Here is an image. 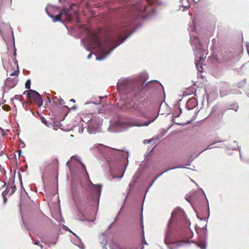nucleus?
Instances as JSON below:
<instances>
[{
	"instance_id": "20",
	"label": "nucleus",
	"mask_w": 249,
	"mask_h": 249,
	"mask_svg": "<svg viewBox=\"0 0 249 249\" xmlns=\"http://www.w3.org/2000/svg\"><path fill=\"white\" fill-rule=\"evenodd\" d=\"M231 109L234 110L235 111H237L238 109V106L237 104L233 105V108H231Z\"/></svg>"
},
{
	"instance_id": "10",
	"label": "nucleus",
	"mask_w": 249,
	"mask_h": 249,
	"mask_svg": "<svg viewBox=\"0 0 249 249\" xmlns=\"http://www.w3.org/2000/svg\"><path fill=\"white\" fill-rule=\"evenodd\" d=\"M18 81V79L17 77H15L14 78L8 77L6 79L5 84L8 88H13L17 85Z\"/></svg>"
},
{
	"instance_id": "50",
	"label": "nucleus",
	"mask_w": 249,
	"mask_h": 249,
	"mask_svg": "<svg viewBox=\"0 0 249 249\" xmlns=\"http://www.w3.org/2000/svg\"><path fill=\"white\" fill-rule=\"evenodd\" d=\"M190 164H191V163H189L187 164V165H190Z\"/></svg>"
},
{
	"instance_id": "13",
	"label": "nucleus",
	"mask_w": 249,
	"mask_h": 249,
	"mask_svg": "<svg viewBox=\"0 0 249 249\" xmlns=\"http://www.w3.org/2000/svg\"><path fill=\"white\" fill-rule=\"evenodd\" d=\"M186 168V167L184 166H178V167H172V168H169L165 171H164L163 172H162L161 173L159 174L157 177L156 178L153 180V181L152 182V183L150 184L149 188H148V189L152 186V185L153 184V183H154L155 181L157 179V178H158L159 177H160L162 174L165 173V172H167V171L170 170H172V169H176V168Z\"/></svg>"
},
{
	"instance_id": "31",
	"label": "nucleus",
	"mask_w": 249,
	"mask_h": 249,
	"mask_svg": "<svg viewBox=\"0 0 249 249\" xmlns=\"http://www.w3.org/2000/svg\"><path fill=\"white\" fill-rule=\"evenodd\" d=\"M143 12H146L147 11V7L146 6H143Z\"/></svg>"
},
{
	"instance_id": "37",
	"label": "nucleus",
	"mask_w": 249,
	"mask_h": 249,
	"mask_svg": "<svg viewBox=\"0 0 249 249\" xmlns=\"http://www.w3.org/2000/svg\"><path fill=\"white\" fill-rule=\"evenodd\" d=\"M123 210V208L122 207L120 210L119 213H120L121 212H122V210Z\"/></svg>"
},
{
	"instance_id": "46",
	"label": "nucleus",
	"mask_w": 249,
	"mask_h": 249,
	"mask_svg": "<svg viewBox=\"0 0 249 249\" xmlns=\"http://www.w3.org/2000/svg\"><path fill=\"white\" fill-rule=\"evenodd\" d=\"M81 249H84V247H80Z\"/></svg>"
},
{
	"instance_id": "52",
	"label": "nucleus",
	"mask_w": 249,
	"mask_h": 249,
	"mask_svg": "<svg viewBox=\"0 0 249 249\" xmlns=\"http://www.w3.org/2000/svg\"><path fill=\"white\" fill-rule=\"evenodd\" d=\"M102 98H103V97H100V99H102Z\"/></svg>"
},
{
	"instance_id": "14",
	"label": "nucleus",
	"mask_w": 249,
	"mask_h": 249,
	"mask_svg": "<svg viewBox=\"0 0 249 249\" xmlns=\"http://www.w3.org/2000/svg\"><path fill=\"white\" fill-rule=\"evenodd\" d=\"M191 0H180L179 1L180 6H182L183 7V10H184L185 9H187L190 7V1Z\"/></svg>"
},
{
	"instance_id": "15",
	"label": "nucleus",
	"mask_w": 249,
	"mask_h": 249,
	"mask_svg": "<svg viewBox=\"0 0 249 249\" xmlns=\"http://www.w3.org/2000/svg\"><path fill=\"white\" fill-rule=\"evenodd\" d=\"M146 1L150 5H160L161 4V1L160 0H146Z\"/></svg>"
},
{
	"instance_id": "33",
	"label": "nucleus",
	"mask_w": 249,
	"mask_h": 249,
	"mask_svg": "<svg viewBox=\"0 0 249 249\" xmlns=\"http://www.w3.org/2000/svg\"><path fill=\"white\" fill-rule=\"evenodd\" d=\"M91 56V53H90L87 56V58L88 59H90Z\"/></svg>"
},
{
	"instance_id": "42",
	"label": "nucleus",
	"mask_w": 249,
	"mask_h": 249,
	"mask_svg": "<svg viewBox=\"0 0 249 249\" xmlns=\"http://www.w3.org/2000/svg\"><path fill=\"white\" fill-rule=\"evenodd\" d=\"M186 231H189V230L187 228H186Z\"/></svg>"
},
{
	"instance_id": "36",
	"label": "nucleus",
	"mask_w": 249,
	"mask_h": 249,
	"mask_svg": "<svg viewBox=\"0 0 249 249\" xmlns=\"http://www.w3.org/2000/svg\"><path fill=\"white\" fill-rule=\"evenodd\" d=\"M70 102H73V103H75V100L73 99H71L70 100Z\"/></svg>"
},
{
	"instance_id": "44",
	"label": "nucleus",
	"mask_w": 249,
	"mask_h": 249,
	"mask_svg": "<svg viewBox=\"0 0 249 249\" xmlns=\"http://www.w3.org/2000/svg\"><path fill=\"white\" fill-rule=\"evenodd\" d=\"M247 50H248V54H249V48H248V49H247Z\"/></svg>"
},
{
	"instance_id": "8",
	"label": "nucleus",
	"mask_w": 249,
	"mask_h": 249,
	"mask_svg": "<svg viewBox=\"0 0 249 249\" xmlns=\"http://www.w3.org/2000/svg\"><path fill=\"white\" fill-rule=\"evenodd\" d=\"M103 119L95 116L93 117L88 125V130L90 134H94L100 131V125L102 124Z\"/></svg>"
},
{
	"instance_id": "30",
	"label": "nucleus",
	"mask_w": 249,
	"mask_h": 249,
	"mask_svg": "<svg viewBox=\"0 0 249 249\" xmlns=\"http://www.w3.org/2000/svg\"><path fill=\"white\" fill-rule=\"evenodd\" d=\"M59 101H60V103H63V106L64 105L65 103L62 99L61 98V99H59Z\"/></svg>"
},
{
	"instance_id": "39",
	"label": "nucleus",
	"mask_w": 249,
	"mask_h": 249,
	"mask_svg": "<svg viewBox=\"0 0 249 249\" xmlns=\"http://www.w3.org/2000/svg\"><path fill=\"white\" fill-rule=\"evenodd\" d=\"M178 111H179L180 113H181V109L180 108H178Z\"/></svg>"
},
{
	"instance_id": "28",
	"label": "nucleus",
	"mask_w": 249,
	"mask_h": 249,
	"mask_svg": "<svg viewBox=\"0 0 249 249\" xmlns=\"http://www.w3.org/2000/svg\"><path fill=\"white\" fill-rule=\"evenodd\" d=\"M5 110H9L10 108V107L8 106H4L2 107Z\"/></svg>"
},
{
	"instance_id": "3",
	"label": "nucleus",
	"mask_w": 249,
	"mask_h": 249,
	"mask_svg": "<svg viewBox=\"0 0 249 249\" xmlns=\"http://www.w3.org/2000/svg\"><path fill=\"white\" fill-rule=\"evenodd\" d=\"M144 84L142 82L135 81L129 78L120 79L117 83V88L124 90L130 96L139 100L142 97V91Z\"/></svg>"
},
{
	"instance_id": "51",
	"label": "nucleus",
	"mask_w": 249,
	"mask_h": 249,
	"mask_svg": "<svg viewBox=\"0 0 249 249\" xmlns=\"http://www.w3.org/2000/svg\"><path fill=\"white\" fill-rule=\"evenodd\" d=\"M2 128L0 127V132L1 131V130H2Z\"/></svg>"
},
{
	"instance_id": "53",
	"label": "nucleus",
	"mask_w": 249,
	"mask_h": 249,
	"mask_svg": "<svg viewBox=\"0 0 249 249\" xmlns=\"http://www.w3.org/2000/svg\"><path fill=\"white\" fill-rule=\"evenodd\" d=\"M127 102H126V104H127ZM126 106H127V104H126Z\"/></svg>"
},
{
	"instance_id": "22",
	"label": "nucleus",
	"mask_w": 249,
	"mask_h": 249,
	"mask_svg": "<svg viewBox=\"0 0 249 249\" xmlns=\"http://www.w3.org/2000/svg\"><path fill=\"white\" fill-rule=\"evenodd\" d=\"M55 103L57 105H60L61 106H63V103H61L59 101V99H57V100L54 101Z\"/></svg>"
},
{
	"instance_id": "19",
	"label": "nucleus",
	"mask_w": 249,
	"mask_h": 249,
	"mask_svg": "<svg viewBox=\"0 0 249 249\" xmlns=\"http://www.w3.org/2000/svg\"><path fill=\"white\" fill-rule=\"evenodd\" d=\"M19 73V71H14V72H12L10 74L11 76H14V75H18Z\"/></svg>"
},
{
	"instance_id": "29",
	"label": "nucleus",
	"mask_w": 249,
	"mask_h": 249,
	"mask_svg": "<svg viewBox=\"0 0 249 249\" xmlns=\"http://www.w3.org/2000/svg\"><path fill=\"white\" fill-rule=\"evenodd\" d=\"M16 190V187L14 186L13 188H12L11 189V194H13Z\"/></svg>"
},
{
	"instance_id": "34",
	"label": "nucleus",
	"mask_w": 249,
	"mask_h": 249,
	"mask_svg": "<svg viewBox=\"0 0 249 249\" xmlns=\"http://www.w3.org/2000/svg\"><path fill=\"white\" fill-rule=\"evenodd\" d=\"M199 247H200V248L201 249H205V246L204 245L200 246Z\"/></svg>"
},
{
	"instance_id": "49",
	"label": "nucleus",
	"mask_w": 249,
	"mask_h": 249,
	"mask_svg": "<svg viewBox=\"0 0 249 249\" xmlns=\"http://www.w3.org/2000/svg\"><path fill=\"white\" fill-rule=\"evenodd\" d=\"M42 122L44 123L45 120H43V119H42Z\"/></svg>"
},
{
	"instance_id": "41",
	"label": "nucleus",
	"mask_w": 249,
	"mask_h": 249,
	"mask_svg": "<svg viewBox=\"0 0 249 249\" xmlns=\"http://www.w3.org/2000/svg\"><path fill=\"white\" fill-rule=\"evenodd\" d=\"M76 106H74V107H72V109H75L76 108Z\"/></svg>"
},
{
	"instance_id": "21",
	"label": "nucleus",
	"mask_w": 249,
	"mask_h": 249,
	"mask_svg": "<svg viewBox=\"0 0 249 249\" xmlns=\"http://www.w3.org/2000/svg\"><path fill=\"white\" fill-rule=\"evenodd\" d=\"M135 185V181H133V182H130L129 184V190L131 189V188L134 186Z\"/></svg>"
},
{
	"instance_id": "40",
	"label": "nucleus",
	"mask_w": 249,
	"mask_h": 249,
	"mask_svg": "<svg viewBox=\"0 0 249 249\" xmlns=\"http://www.w3.org/2000/svg\"><path fill=\"white\" fill-rule=\"evenodd\" d=\"M76 157H77V156H72V158L76 159Z\"/></svg>"
},
{
	"instance_id": "43",
	"label": "nucleus",
	"mask_w": 249,
	"mask_h": 249,
	"mask_svg": "<svg viewBox=\"0 0 249 249\" xmlns=\"http://www.w3.org/2000/svg\"><path fill=\"white\" fill-rule=\"evenodd\" d=\"M21 153V151H18V153H19V156L20 155Z\"/></svg>"
},
{
	"instance_id": "24",
	"label": "nucleus",
	"mask_w": 249,
	"mask_h": 249,
	"mask_svg": "<svg viewBox=\"0 0 249 249\" xmlns=\"http://www.w3.org/2000/svg\"><path fill=\"white\" fill-rule=\"evenodd\" d=\"M2 196H3V197L4 202L5 203L7 201V198L5 196V192H3Z\"/></svg>"
},
{
	"instance_id": "2",
	"label": "nucleus",
	"mask_w": 249,
	"mask_h": 249,
	"mask_svg": "<svg viewBox=\"0 0 249 249\" xmlns=\"http://www.w3.org/2000/svg\"><path fill=\"white\" fill-rule=\"evenodd\" d=\"M136 110L140 114V116L148 120L143 121L137 119H131L129 120H119L114 124L111 125L108 129L112 132H120L126 129L127 128L132 126H146L153 122L157 117H152L151 113L142 105H139L134 106Z\"/></svg>"
},
{
	"instance_id": "11",
	"label": "nucleus",
	"mask_w": 249,
	"mask_h": 249,
	"mask_svg": "<svg viewBox=\"0 0 249 249\" xmlns=\"http://www.w3.org/2000/svg\"><path fill=\"white\" fill-rule=\"evenodd\" d=\"M197 105V101L195 98H192L188 100L186 103V107L188 110L194 108Z\"/></svg>"
},
{
	"instance_id": "32",
	"label": "nucleus",
	"mask_w": 249,
	"mask_h": 249,
	"mask_svg": "<svg viewBox=\"0 0 249 249\" xmlns=\"http://www.w3.org/2000/svg\"><path fill=\"white\" fill-rule=\"evenodd\" d=\"M1 135L2 136H4L5 135V132L4 131V130L2 129V130H1Z\"/></svg>"
},
{
	"instance_id": "9",
	"label": "nucleus",
	"mask_w": 249,
	"mask_h": 249,
	"mask_svg": "<svg viewBox=\"0 0 249 249\" xmlns=\"http://www.w3.org/2000/svg\"><path fill=\"white\" fill-rule=\"evenodd\" d=\"M26 92L28 98L33 99L39 107L42 105L43 103V99L41 95L37 91L30 89L29 91H25L24 94H26Z\"/></svg>"
},
{
	"instance_id": "47",
	"label": "nucleus",
	"mask_w": 249,
	"mask_h": 249,
	"mask_svg": "<svg viewBox=\"0 0 249 249\" xmlns=\"http://www.w3.org/2000/svg\"><path fill=\"white\" fill-rule=\"evenodd\" d=\"M81 164H82V166H83V167H84V168H85V167L84 165V164H83L82 163H81Z\"/></svg>"
},
{
	"instance_id": "5",
	"label": "nucleus",
	"mask_w": 249,
	"mask_h": 249,
	"mask_svg": "<svg viewBox=\"0 0 249 249\" xmlns=\"http://www.w3.org/2000/svg\"><path fill=\"white\" fill-rule=\"evenodd\" d=\"M186 215L182 209L180 208L176 209L173 211L171 214V218L170 219L168 225V230L166 232V236L164 239V243L168 246L170 244L174 243V241L172 239V233L170 228L172 224V222L174 220V218L178 220H182L185 219Z\"/></svg>"
},
{
	"instance_id": "26",
	"label": "nucleus",
	"mask_w": 249,
	"mask_h": 249,
	"mask_svg": "<svg viewBox=\"0 0 249 249\" xmlns=\"http://www.w3.org/2000/svg\"><path fill=\"white\" fill-rule=\"evenodd\" d=\"M79 212H80V213H81V214H82V215H83V217H84V219H85V220H88V219H87V218L86 217V215H85V214H84V213H83V212H82V211H81V210H79Z\"/></svg>"
},
{
	"instance_id": "38",
	"label": "nucleus",
	"mask_w": 249,
	"mask_h": 249,
	"mask_svg": "<svg viewBox=\"0 0 249 249\" xmlns=\"http://www.w3.org/2000/svg\"><path fill=\"white\" fill-rule=\"evenodd\" d=\"M211 145H210L208 147V148H207V149H211V148H212L211 147ZM205 150H206V149Z\"/></svg>"
},
{
	"instance_id": "12",
	"label": "nucleus",
	"mask_w": 249,
	"mask_h": 249,
	"mask_svg": "<svg viewBox=\"0 0 249 249\" xmlns=\"http://www.w3.org/2000/svg\"><path fill=\"white\" fill-rule=\"evenodd\" d=\"M93 187V193L97 198L98 202H99V197L101 194V186L100 185H94L91 183Z\"/></svg>"
},
{
	"instance_id": "27",
	"label": "nucleus",
	"mask_w": 249,
	"mask_h": 249,
	"mask_svg": "<svg viewBox=\"0 0 249 249\" xmlns=\"http://www.w3.org/2000/svg\"><path fill=\"white\" fill-rule=\"evenodd\" d=\"M193 24H194V22H193ZM194 26H195V25H194ZM188 30L191 32H194V30H195V27H194L193 28H191V27H189V29Z\"/></svg>"
},
{
	"instance_id": "45",
	"label": "nucleus",
	"mask_w": 249,
	"mask_h": 249,
	"mask_svg": "<svg viewBox=\"0 0 249 249\" xmlns=\"http://www.w3.org/2000/svg\"><path fill=\"white\" fill-rule=\"evenodd\" d=\"M74 235H75L77 237V238H78V239H79V240L80 241V239L78 237V236H76L75 234H74Z\"/></svg>"
},
{
	"instance_id": "25",
	"label": "nucleus",
	"mask_w": 249,
	"mask_h": 249,
	"mask_svg": "<svg viewBox=\"0 0 249 249\" xmlns=\"http://www.w3.org/2000/svg\"><path fill=\"white\" fill-rule=\"evenodd\" d=\"M117 247V246L115 244H113L112 245L110 246V249H115Z\"/></svg>"
},
{
	"instance_id": "1",
	"label": "nucleus",
	"mask_w": 249,
	"mask_h": 249,
	"mask_svg": "<svg viewBox=\"0 0 249 249\" xmlns=\"http://www.w3.org/2000/svg\"><path fill=\"white\" fill-rule=\"evenodd\" d=\"M134 25V23L127 22L122 24L118 28L116 38L107 39L105 42L100 41L96 33L90 32L87 37L82 39V42L86 50L89 51L91 52L92 49H96L98 56H96V59L103 60L113 49L132 35L135 30L131 32L130 31Z\"/></svg>"
},
{
	"instance_id": "7",
	"label": "nucleus",
	"mask_w": 249,
	"mask_h": 249,
	"mask_svg": "<svg viewBox=\"0 0 249 249\" xmlns=\"http://www.w3.org/2000/svg\"><path fill=\"white\" fill-rule=\"evenodd\" d=\"M94 147L100 150L102 148L105 149L106 151L108 153L109 155L114 156L121 158H125L127 160H128V154L127 152L109 148L100 144H95Z\"/></svg>"
},
{
	"instance_id": "23",
	"label": "nucleus",
	"mask_w": 249,
	"mask_h": 249,
	"mask_svg": "<svg viewBox=\"0 0 249 249\" xmlns=\"http://www.w3.org/2000/svg\"><path fill=\"white\" fill-rule=\"evenodd\" d=\"M142 234H143V224L142 223ZM143 236H144V234H143ZM144 237V236H143ZM142 242L145 244H147V243H146L144 239L143 238V240H142Z\"/></svg>"
},
{
	"instance_id": "4",
	"label": "nucleus",
	"mask_w": 249,
	"mask_h": 249,
	"mask_svg": "<svg viewBox=\"0 0 249 249\" xmlns=\"http://www.w3.org/2000/svg\"><path fill=\"white\" fill-rule=\"evenodd\" d=\"M73 4H71L70 8H64L60 12L58 15L55 16H53V14H50L48 11L49 9H53V6H48V7L46 8V11L48 16L53 18V21L54 22L57 21H61V18H64V20L67 21H70L74 15L77 16V14L76 11L73 10Z\"/></svg>"
},
{
	"instance_id": "35",
	"label": "nucleus",
	"mask_w": 249,
	"mask_h": 249,
	"mask_svg": "<svg viewBox=\"0 0 249 249\" xmlns=\"http://www.w3.org/2000/svg\"><path fill=\"white\" fill-rule=\"evenodd\" d=\"M35 244H36V245H37V246H40V243H39V242H38V241H36V242H35Z\"/></svg>"
},
{
	"instance_id": "16",
	"label": "nucleus",
	"mask_w": 249,
	"mask_h": 249,
	"mask_svg": "<svg viewBox=\"0 0 249 249\" xmlns=\"http://www.w3.org/2000/svg\"><path fill=\"white\" fill-rule=\"evenodd\" d=\"M125 170V169H124V171H123L122 174H121V175L120 176H117V175H114L113 173H112V172H111V173H110V175H111V176L112 177V179H115V178H122L123 177V176H124V173Z\"/></svg>"
},
{
	"instance_id": "18",
	"label": "nucleus",
	"mask_w": 249,
	"mask_h": 249,
	"mask_svg": "<svg viewBox=\"0 0 249 249\" xmlns=\"http://www.w3.org/2000/svg\"><path fill=\"white\" fill-rule=\"evenodd\" d=\"M101 244L104 246L103 249H107V248L106 247V246L107 244V241L106 239L103 240L101 242Z\"/></svg>"
},
{
	"instance_id": "48",
	"label": "nucleus",
	"mask_w": 249,
	"mask_h": 249,
	"mask_svg": "<svg viewBox=\"0 0 249 249\" xmlns=\"http://www.w3.org/2000/svg\"><path fill=\"white\" fill-rule=\"evenodd\" d=\"M42 122L44 123L45 120H43V119H42Z\"/></svg>"
},
{
	"instance_id": "17",
	"label": "nucleus",
	"mask_w": 249,
	"mask_h": 249,
	"mask_svg": "<svg viewBox=\"0 0 249 249\" xmlns=\"http://www.w3.org/2000/svg\"><path fill=\"white\" fill-rule=\"evenodd\" d=\"M31 86V80L28 79L26 81L25 83V88L27 89H29Z\"/></svg>"
},
{
	"instance_id": "6",
	"label": "nucleus",
	"mask_w": 249,
	"mask_h": 249,
	"mask_svg": "<svg viewBox=\"0 0 249 249\" xmlns=\"http://www.w3.org/2000/svg\"><path fill=\"white\" fill-rule=\"evenodd\" d=\"M190 43L192 45L194 44L195 45H198V46H197L196 49L193 48L194 53L196 56V66L197 69V70L199 72H202V64L201 63V61L203 59L202 56H198V54L199 53H201V52L203 51L201 50V44L200 42L199 39L197 37H195L194 39L192 38V36L191 35V39H190Z\"/></svg>"
}]
</instances>
